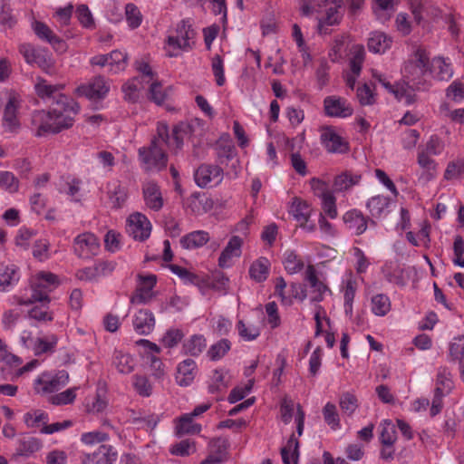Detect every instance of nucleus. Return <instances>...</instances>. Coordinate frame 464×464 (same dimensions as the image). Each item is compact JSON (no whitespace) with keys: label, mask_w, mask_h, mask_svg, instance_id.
<instances>
[{"label":"nucleus","mask_w":464,"mask_h":464,"mask_svg":"<svg viewBox=\"0 0 464 464\" xmlns=\"http://www.w3.org/2000/svg\"><path fill=\"white\" fill-rule=\"evenodd\" d=\"M357 289V282L352 272H346L342 277L341 291L343 300H354Z\"/></svg>","instance_id":"nucleus-55"},{"label":"nucleus","mask_w":464,"mask_h":464,"mask_svg":"<svg viewBox=\"0 0 464 464\" xmlns=\"http://www.w3.org/2000/svg\"><path fill=\"white\" fill-rule=\"evenodd\" d=\"M69 373L65 370L44 371L33 382V390L36 395L47 399L66 386Z\"/></svg>","instance_id":"nucleus-7"},{"label":"nucleus","mask_w":464,"mask_h":464,"mask_svg":"<svg viewBox=\"0 0 464 464\" xmlns=\"http://www.w3.org/2000/svg\"><path fill=\"white\" fill-rule=\"evenodd\" d=\"M464 175V160H454L450 161L444 172V179L453 180L460 179Z\"/></svg>","instance_id":"nucleus-61"},{"label":"nucleus","mask_w":464,"mask_h":464,"mask_svg":"<svg viewBox=\"0 0 464 464\" xmlns=\"http://www.w3.org/2000/svg\"><path fill=\"white\" fill-rule=\"evenodd\" d=\"M281 420L289 424L293 420L295 424L297 436L293 433L286 445L282 449L281 455L284 464H297L299 459L298 437L303 434L305 414L300 404L295 405L292 401L284 400L280 407Z\"/></svg>","instance_id":"nucleus-3"},{"label":"nucleus","mask_w":464,"mask_h":464,"mask_svg":"<svg viewBox=\"0 0 464 464\" xmlns=\"http://www.w3.org/2000/svg\"><path fill=\"white\" fill-rule=\"evenodd\" d=\"M324 420L332 430L341 429L340 416L335 404L327 402L323 408Z\"/></svg>","instance_id":"nucleus-54"},{"label":"nucleus","mask_w":464,"mask_h":464,"mask_svg":"<svg viewBox=\"0 0 464 464\" xmlns=\"http://www.w3.org/2000/svg\"><path fill=\"white\" fill-rule=\"evenodd\" d=\"M301 13L309 16L314 13L322 12L323 6L325 7L326 17L320 20L318 24V32L320 34H327V25H334L341 19L340 9L342 8L343 0H300Z\"/></svg>","instance_id":"nucleus-4"},{"label":"nucleus","mask_w":464,"mask_h":464,"mask_svg":"<svg viewBox=\"0 0 464 464\" xmlns=\"http://www.w3.org/2000/svg\"><path fill=\"white\" fill-rule=\"evenodd\" d=\"M20 279V271L14 264L0 265V291L7 292L12 289Z\"/></svg>","instance_id":"nucleus-23"},{"label":"nucleus","mask_w":464,"mask_h":464,"mask_svg":"<svg viewBox=\"0 0 464 464\" xmlns=\"http://www.w3.org/2000/svg\"><path fill=\"white\" fill-rule=\"evenodd\" d=\"M122 92L124 98L129 102H135L140 96V92L143 89V83L140 77H134L122 85Z\"/></svg>","instance_id":"nucleus-43"},{"label":"nucleus","mask_w":464,"mask_h":464,"mask_svg":"<svg viewBox=\"0 0 464 464\" xmlns=\"http://www.w3.org/2000/svg\"><path fill=\"white\" fill-rule=\"evenodd\" d=\"M196 451L194 441L184 440L172 445L169 448V452L175 456L186 457L193 454Z\"/></svg>","instance_id":"nucleus-63"},{"label":"nucleus","mask_w":464,"mask_h":464,"mask_svg":"<svg viewBox=\"0 0 464 464\" xmlns=\"http://www.w3.org/2000/svg\"><path fill=\"white\" fill-rule=\"evenodd\" d=\"M79 387H72L63 392L54 393L48 398V402L55 406H63L74 401Z\"/></svg>","instance_id":"nucleus-48"},{"label":"nucleus","mask_w":464,"mask_h":464,"mask_svg":"<svg viewBox=\"0 0 464 464\" xmlns=\"http://www.w3.org/2000/svg\"><path fill=\"white\" fill-rule=\"evenodd\" d=\"M136 364L137 362L133 355L122 350H114L111 356V365L119 373H131L134 371Z\"/></svg>","instance_id":"nucleus-21"},{"label":"nucleus","mask_w":464,"mask_h":464,"mask_svg":"<svg viewBox=\"0 0 464 464\" xmlns=\"http://www.w3.org/2000/svg\"><path fill=\"white\" fill-rule=\"evenodd\" d=\"M360 179V175L343 173L335 178L334 182V188L337 192L346 191L353 188L354 185H357Z\"/></svg>","instance_id":"nucleus-50"},{"label":"nucleus","mask_w":464,"mask_h":464,"mask_svg":"<svg viewBox=\"0 0 464 464\" xmlns=\"http://www.w3.org/2000/svg\"><path fill=\"white\" fill-rule=\"evenodd\" d=\"M365 50L362 45H354L352 49V58L350 61L351 72L354 74H360L362 65L364 61Z\"/></svg>","instance_id":"nucleus-60"},{"label":"nucleus","mask_w":464,"mask_h":464,"mask_svg":"<svg viewBox=\"0 0 464 464\" xmlns=\"http://www.w3.org/2000/svg\"><path fill=\"white\" fill-rule=\"evenodd\" d=\"M392 309V303L388 295L377 294L372 296L370 310L376 316H385Z\"/></svg>","instance_id":"nucleus-39"},{"label":"nucleus","mask_w":464,"mask_h":464,"mask_svg":"<svg viewBox=\"0 0 464 464\" xmlns=\"http://www.w3.org/2000/svg\"><path fill=\"white\" fill-rule=\"evenodd\" d=\"M211 454L201 464H217L227 459V443L218 439L210 442Z\"/></svg>","instance_id":"nucleus-37"},{"label":"nucleus","mask_w":464,"mask_h":464,"mask_svg":"<svg viewBox=\"0 0 464 464\" xmlns=\"http://www.w3.org/2000/svg\"><path fill=\"white\" fill-rule=\"evenodd\" d=\"M429 56L425 50L418 48L414 51L405 62L401 72L403 77L407 79L408 87L411 83L416 90H424L426 88L424 76L428 73ZM411 89V87L409 86Z\"/></svg>","instance_id":"nucleus-6"},{"label":"nucleus","mask_w":464,"mask_h":464,"mask_svg":"<svg viewBox=\"0 0 464 464\" xmlns=\"http://www.w3.org/2000/svg\"><path fill=\"white\" fill-rule=\"evenodd\" d=\"M151 223L149 218L142 213L135 212L127 218V232L134 239L145 241L151 233Z\"/></svg>","instance_id":"nucleus-12"},{"label":"nucleus","mask_w":464,"mask_h":464,"mask_svg":"<svg viewBox=\"0 0 464 464\" xmlns=\"http://www.w3.org/2000/svg\"><path fill=\"white\" fill-rule=\"evenodd\" d=\"M271 263L268 258L260 256L249 266L248 275L256 283L265 282L270 274Z\"/></svg>","instance_id":"nucleus-27"},{"label":"nucleus","mask_w":464,"mask_h":464,"mask_svg":"<svg viewBox=\"0 0 464 464\" xmlns=\"http://www.w3.org/2000/svg\"><path fill=\"white\" fill-rule=\"evenodd\" d=\"M209 240V235L203 230H197L184 236L180 239L181 246L186 249L203 246Z\"/></svg>","instance_id":"nucleus-38"},{"label":"nucleus","mask_w":464,"mask_h":464,"mask_svg":"<svg viewBox=\"0 0 464 464\" xmlns=\"http://www.w3.org/2000/svg\"><path fill=\"white\" fill-rule=\"evenodd\" d=\"M397 439L395 426L389 420L381 422L380 440L383 446H392Z\"/></svg>","instance_id":"nucleus-56"},{"label":"nucleus","mask_w":464,"mask_h":464,"mask_svg":"<svg viewBox=\"0 0 464 464\" xmlns=\"http://www.w3.org/2000/svg\"><path fill=\"white\" fill-rule=\"evenodd\" d=\"M107 193L111 204L116 208L121 207L127 198V192L118 180L108 183Z\"/></svg>","instance_id":"nucleus-41"},{"label":"nucleus","mask_w":464,"mask_h":464,"mask_svg":"<svg viewBox=\"0 0 464 464\" xmlns=\"http://www.w3.org/2000/svg\"><path fill=\"white\" fill-rule=\"evenodd\" d=\"M40 449L41 442L39 440L33 437L24 438L18 441L15 455L24 458H29Z\"/></svg>","instance_id":"nucleus-42"},{"label":"nucleus","mask_w":464,"mask_h":464,"mask_svg":"<svg viewBox=\"0 0 464 464\" xmlns=\"http://www.w3.org/2000/svg\"><path fill=\"white\" fill-rule=\"evenodd\" d=\"M430 224L422 222L419 232L415 234L412 231H409L406 233V238L414 246H428L430 241Z\"/></svg>","instance_id":"nucleus-40"},{"label":"nucleus","mask_w":464,"mask_h":464,"mask_svg":"<svg viewBox=\"0 0 464 464\" xmlns=\"http://www.w3.org/2000/svg\"><path fill=\"white\" fill-rule=\"evenodd\" d=\"M392 40L386 34L372 32L368 39V49L373 53H383L392 46Z\"/></svg>","instance_id":"nucleus-33"},{"label":"nucleus","mask_w":464,"mask_h":464,"mask_svg":"<svg viewBox=\"0 0 464 464\" xmlns=\"http://www.w3.org/2000/svg\"><path fill=\"white\" fill-rule=\"evenodd\" d=\"M57 342V336L53 334L37 336L34 354L41 355L53 352Z\"/></svg>","instance_id":"nucleus-47"},{"label":"nucleus","mask_w":464,"mask_h":464,"mask_svg":"<svg viewBox=\"0 0 464 464\" xmlns=\"http://www.w3.org/2000/svg\"><path fill=\"white\" fill-rule=\"evenodd\" d=\"M228 381L227 378L226 371L222 369H217L213 371L208 384L209 393H218L225 391L227 387Z\"/></svg>","instance_id":"nucleus-46"},{"label":"nucleus","mask_w":464,"mask_h":464,"mask_svg":"<svg viewBox=\"0 0 464 464\" xmlns=\"http://www.w3.org/2000/svg\"><path fill=\"white\" fill-rule=\"evenodd\" d=\"M63 89V84H50L46 80L43 78H37L34 84V90L39 97L44 100H59L60 92Z\"/></svg>","instance_id":"nucleus-29"},{"label":"nucleus","mask_w":464,"mask_h":464,"mask_svg":"<svg viewBox=\"0 0 464 464\" xmlns=\"http://www.w3.org/2000/svg\"><path fill=\"white\" fill-rule=\"evenodd\" d=\"M19 188L17 178L10 171L0 170V189L14 193Z\"/></svg>","instance_id":"nucleus-62"},{"label":"nucleus","mask_w":464,"mask_h":464,"mask_svg":"<svg viewBox=\"0 0 464 464\" xmlns=\"http://www.w3.org/2000/svg\"><path fill=\"white\" fill-rule=\"evenodd\" d=\"M206 346L205 337L201 334H195L184 343L183 349L186 353L198 356L205 350Z\"/></svg>","instance_id":"nucleus-49"},{"label":"nucleus","mask_w":464,"mask_h":464,"mask_svg":"<svg viewBox=\"0 0 464 464\" xmlns=\"http://www.w3.org/2000/svg\"><path fill=\"white\" fill-rule=\"evenodd\" d=\"M48 420V414L42 410H34L24 415V421L29 428H42Z\"/></svg>","instance_id":"nucleus-53"},{"label":"nucleus","mask_w":464,"mask_h":464,"mask_svg":"<svg viewBox=\"0 0 464 464\" xmlns=\"http://www.w3.org/2000/svg\"><path fill=\"white\" fill-rule=\"evenodd\" d=\"M223 178V169L216 165L203 164L194 174L195 182L200 188L216 187L222 182Z\"/></svg>","instance_id":"nucleus-13"},{"label":"nucleus","mask_w":464,"mask_h":464,"mask_svg":"<svg viewBox=\"0 0 464 464\" xmlns=\"http://www.w3.org/2000/svg\"><path fill=\"white\" fill-rule=\"evenodd\" d=\"M373 80L378 82L388 92L393 94L395 98L406 104H411L415 102V94L409 87L401 84H392L388 76L376 69L371 70Z\"/></svg>","instance_id":"nucleus-10"},{"label":"nucleus","mask_w":464,"mask_h":464,"mask_svg":"<svg viewBox=\"0 0 464 464\" xmlns=\"http://www.w3.org/2000/svg\"><path fill=\"white\" fill-rule=\"evenodd\" d=\"M325 114L335 118H348L353 115V108L344 98L339 96H328L324 100Z\"/></svg>","instance_id":"nucleus-16"},{"label":"nucleus","mask_w":464,"mask_h":464,"mask_svg":"<svg viewBox=\"0 0 464 464\" xmlns=\"http://www.w3.org/2000/svg\"><path fill=\"white\" fill-rule=\"evenodd\" d=\"M238 337L244 342H253L261 334V327L245 318H239L236 324Z\"/></svg>","instance_id":"nucleus-28"},{"label":"nucleus","mask_w":464,"mask_h":464,"mask_svg":"<svg viewBox=\"0 0 464 464\" xmlns=\"http://www.w3.org/2000/svg\"><path fill=\"white\" fill-rule=\"evenodd\" d=\"M283 264L285 269L290 275L297 274L304 268L303 260L292 250L285 252Z\"/></svg>","instance_id":"nucleus-51"},{"label":"nucleus","mask_w":464,"mask_h":464,"mask_svg":"<svg viewBox=\"0 0 464 464\" xmlns=\"http://www.w3.org/2000/svg\"><path fill=\"white\" fill-rule=\"evenodd\" d=\"M418 164L425 169L424 174L426 180L434 179L437 169L436 161L429 156L427 151H421L418 155Z\"/></svg>","instance_id":"nucleus-57"},{"label":"nucleus","mask_w":464,"mask_h":464,"mask_svg":"<svg viewBox=\"0 0 464 464\" xmlns=\"http://www.w3.org/2000/svg\"><path fill=\"white\" fill-rule=\"evenodd\" d=\"M452 263L464 268V238L460 236L454 239Z\"/></svg>","instance_id":"nucleus-64"},{"label":"nucleus","mask_w":464,"mask_h":464,"mask_svg":"<svg viewBox=\"0 0 464 464\" xmlns=\"http://www.w3.org/2000/svg\"><path fill=\"white\" fill-rule=\"evenodd\" d=\"M21 98L16 94L9 96L6 102L2 118V126L6 132L16 133L21 128L20 108Z\"/></svg>","instance_id":"nucleus-9"},{"label":"nucleus","mask_w":464,"mask_h":464,"mask_svg":"<svg viewBox=\"0 0 464 464\" xmlns=\"http://www.w3.org/2000/svg\"><path fill=\"white\" fill-rule=\"evenodd\" d=\"M32 28L34 34L40 39L49 43L53 46H56V44H62L61 40L53 34L50 27L45 24L39 21H34L32 23Z\"/></svg>","instance_id":"nucleus-44"},{"label":"nucleus","mask_w":464,"mask_h":464,"mask_svg":"<svg viewBox=\"0 0 464 464\" xmlns=\"http://www.w3.org/2000/svg\"><path fill=\"white\" fill-rule=\"evenodd\" d=\"M195 33L189 24L181 22L175 32L169 34L164 44V51L169 57H177L182 52L189 51Z\"/></svg>","instance_id":"nucleus-8"},{"label":"nucleus","mask_w":464,"mask_h":464,"mask_svg":"<svg viewBox=\"0 0 464 464\" xmlns=\"http://www.w3.org/2000/svg\"><path fill=\"white\" fill-rule=\"evenodd\" d=\"M343 220L346 229L355 236L363 234L368 227V218L356 208L345 212Z\"/></svg>","instance_id":"nucleus-19"},{"label":"nucleus","mask_w":464,"mask_h":464,"mask_svg":"<svg viewBox=\"0 0 464 464\" xmlns=\"http://www.w3.org/2000/svg\"><path fill=\"white\" fill-rule=\"evenodd\" d=\"M312 207L300 198H294L289 207V214L297 222L308 221L312 214Z\"/></svg>","instance_id":"nucleus-34"},{"label":"nucleus","mask_w":464,"mask_h":464,"mask_svg":"<svg viewBox=\"0 0 464 464\" xmlns=\"http://www.w3.org/2000/svg\"><path fill=\"white\" fill-rule=\"evenodd\" d=\"M156 282L157 278L154 275H140L137 288L130 296V304L133 305L149 304L155 296L153 288Z\"/></svg>","instance_id":"nucleus-11"},{"label":"nucleus","mask_w":464,"mask_h":464,"mask_svg":"<svg viewBox=\"0 0 464 464\" xmlns=\"http://www.w3.org/2000/svg\"><path fill=\"white\" fill-rule=\"evenodd\" d=\"M62 280L53 273L39 271L30 278V297H20L18 304L21 305L31 304L36 302H50L49 293L56 289Z\"/></svg>","instance_id":"nucleus-5"},{"label":"nucleus","mask_w":464,"mask_h":464,"mask_svg":"<svg viewBox=\"0 0 464 464\" xmlns=\"http://www.w3.org/2000/svg\"><path fill=\"white\" fill-rule=\"evenodd\" d=\"M339 405L344 414L351 416L358 408V399L353 393L346 392L341 395Z\"/></svg>","instance_id":"nucleus-59"},{"label":"nucleus","mask_w":464,"mask_h":464,"mask_svg":"<svg viewBox=\"0 0 464 464\" xmlns=\"http://www.w3.org/2000/svg\"><path fill=\"white\" fill-rule=\"evenodd\" d=\"M191 134V127L187 122L177 124L172 135H169V128L165 122H159L157 126V137L152 140L150 148H140L139 155L144 168L147 169H160L167 165V156L163 145L172 150L182 147L184 140Z\"/></svg>","instance_id":"nucleus-1"},{"label":"nucleus","mask_w":464,"mask_h":464,"mask_svg":"<svg viewBox=\"0 0 464 464\" xmlns=\"http://www.w3.org/2000/svg\"><path fill=\"white\" fill-rule=\"evenodd\" d=\"M320 139L328 152L344 153L348 150V142L333 127L322 128Z\"/></svg>","instance_id":"nucleus-14"},{"label":"nucleus","mask_w":464,"mask_h":464,"mask_svg":"<svg viewBox=\"0 0 464 464\" xmlns=\"http://www.w3.org/2000/svg\"><path fill=\"white\" fill-rule=\"evenodd\" d=\"M197 372V365L192 359L182 361L179 366L176 380L180 386H188L193 382Z\"/></svg>","instance_id":"nucleus-30"},{"label":"nucleus","mask_w":464,"mask_h":464,"mask_svg":"<svg viewBox=\"0 0 464 464\" xmlns=\"http://www.w3.org/2000/svg\"><path fill=\"white\" fill-rule=\"evenodd\" d=\"M108 69L114 73L124 71L128 64L127 53L120 50H114L108 53Z\"/></svg>","instance_id":"nucleus-45"},{"label":"nucleus","mask_w":464,"mask_h":464,"mask_svg":"<svg viewBox=\"0 0 464 464\" xmlns=\"http://www.w3.org/2000/svg\"><path fill=\"white\" fill-rule=\"evenodd\" d=\"M91 455L92 464H114L117 459V451L106 444L95 446Z\"/></svg>","instance_id":"nucleus-32"},{"label":"nucleus","mask_w":464,"mask_h":464,"mask_svg":"<svg viewBox=\"0 0 464 464\" xmlns=\"http://www.w3.org/2000/svg\"><path fill=\"white\" fill-rule=\"evenodd\" d=\"M154 314L147 309H140L132 318L134 331L140 335H149L155 327Z\"/></svg>","instance_id":"nucleus-20"},{"label":"nucleus","mask_w":464,"mask_h":464,"mask_svg":"<svg viewBox=\"0 0 464 464\" xmlns=\"http://www.w3.org/2000/svg\"><path fill=\"white\" fill-rule=\"evenodd\" d=\"M110 91L109 82L102 76L95 77L91 82H89V107L92 106V102L97 103L103 100ZM95 109H98L97 104L94 105Z\"/></svg>","instance_id":"nucleus-25"},{"label":"nucleus","mask_w":464,"mask_h":464,"mask_svg":"<svg viewBox=\"0 0 464 464\" xmlns=\"http://www.w3.org/2000/svg\"><path fill=\"white\" fill-rule=\"evenodd\" d=\"M391 198L383 195L373 196L366 202V208L373 218L386 217L391 211Z\"/></svg>","instance_id":"nucleus-24"},{"label":"nucleus","mask_w":464,"mask_h":464,"mask_svg":"<svg viewBox=\"0 0 464 464\" xmlns=\"http://www.w3.org/2000/svg\"><path fill=\"white\" fill-rule=\"evenodd\" d=\"M304 279L308 282L310 297L312 302H321L327 294H331L329 287L317 277V273L314 266L308 265L304 271Z\"/></svg>","instance_id":"nucleus-17"},{"label":"nucleus","mask_w":464,"mask_h":464,"mask_svg":"<svg viewBox=\"0 0 464 464\" xmlns=\"http://www.w3.org/2000/svg\"><path fill=\"white\" fill-rule=\"evenodd\" d=\"M109 406V395L107 383L104 381H99L96 384L95 395L92 404V411L104 412Z\"/></svg>","instance_id":"nucleus-36"},{"label":"nucleus","mask_w":464,"mask_h":464,"mask_svg":"<svg viewBox=\"0 0 464 464\" xmlns=\"http://www.w3.org/2000/svg\"><path fill=\"white\" fill-rule=\"evenodd\" d=\"M428 72L439 81H449L453 75L450 60L440 56L432 59L430 66H428Z\"/></svg>","instance_id":"nucleus-26"},{"label":"nucleus","mask_w":464,"mask_h":464,"mask_svg":"<svg viewBox=\"0 0 464 464\" xmlns=\"http://www.w3.org/2000/svg\"><path fill=\"white\" fill-rule=\"evenodd\" d=\"M125 17L130 29L140 27L143 20V16L139 7L132 3H129L125 5Z\"/></svg>","instance_id":"nucleus-58"},{"label":"nucleus","mask_w":464,"mask_h":464,"mask_svg":"<svg viewBox=\"0 0 464 464\" xmlns=\"http://www.w3.org/2000/svg\"><path fill=\"white\" fill-rule=\"evenodd\" d=\"M243 238L239 236H233L229 238L227 246L220 253L218 266L222 268H228L233 266L234 259L238 258L242 253Z\"/></svg>","instance_id":"nucleus-18"},{"label":"nucleus","mask_w":464,"mask_h":464,"mask_svg":"<svg viewBox=\"0 0 464 464\" xmlns=\"http://www.w3.org/2000/svg\"><path fill=\"white\" fill-rule=\"evenodd\" d=\"M80 106L67 96H60L49 111H35L31 118V130L34 136L54 134L72 125Z\"/></svg>","instance_id":"nucleus-2"},{"label":"nucleus","mask_w":464,"mask_h":464,"mask_svg":"<svg viewBox=\"0 0 464 464\" xmlns=\"http://www.w3.org/2000/svg\"><path fill=\"white\" fill-rule=\"evenodd\" d=\"M145 205L151 210L158 211L163 206L160 187L154 181H146L142 186Z\"/></svg>","instance_id":"nucleus-22"},{"label":"nucleus","mask_w":464,"mask_h":464,"mask_svg":"<svg viewBox=\"0 0 464 464\" xmlns=\"http://www.w3.org/2000/svg\"><path fill=\"white\" fill-rule=\"evenodd\" d=\"M311 183L314 193L321 198L322 208L324 213L332 219L336 218L338 211L336 208V199L333 192L326 189L324 182L320 179H313Z\"/></svg>","instance_id":"nucleus-15"},{"label":"nucleus","mask_w":464,"mask_h":464,"mask_svg":"<svg viewBox=\"0 0 464 464\" xmlns=\"http://www.w3.org/2000/svg\"><path fill=\"white\" fill-rule=\"evenodd\" d=\"M202 430L200 424L193 420V417L185 413L175 420V433L178 437L186 434H198Z\"/></svg>","instance_id":"nucleus-31"},{"label":"nucleus","mask_w":464,"mask_h":464,"mask_svg":"<svg viewBox=\"0 0 464 464\" xmlns=\"http://www.w3.org/2000/svg\"><path fill=\"white\" fill-rule=\"evenodd\" d=\"M150 98L158 105H161L170 95L172 89L171 87L164 88L160 82H150Z\"/></svg>","instance_id":"nucleus-52"},{"label":"nucleus","mask_w":464,"mask_h":464,"mask_svg":"<svg viewBox=\"0 0 464 464\" xmlns=\"http://www.w3.org/2000/svg\"><path fill=\"white\" fill-rule=\"evenodd\" d=\"M453 388L454 382L450 372L446 368H440L436 376L434 393L446 396Z\"/></svg>","instance_id":"nucleus-35"}]
</instances>
